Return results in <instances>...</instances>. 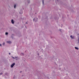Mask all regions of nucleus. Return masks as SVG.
<instances>
[{
    "mask_svg": "<svg viewBox=\"0 0 79 79\" xmlns=\"http://www.w3.org/2000/svg\"><path fill=\"white\" fill-rule=\"evenodd\" d=\"M15 63H13V64L11 66V68H13V66H14V65H15Z\"/></svg>",
    "mask_w": 79,
    "mask_h": 79,
    "instance_id": "obj_1",
    "label": "nucleus"
},
{
    "mask_svg": "<svg viewBox=\"0 0 79 79\" xmlns=\"http://www.w3.org/2000/svg\"><path fill=\"white\" fill-rule=\"evenodd\" d=\"M70 37L71 39H74V36H72V35L70 36Z\"/></svg>",
    "mask_w": 79,
    "mask_h": 79,
    "instance_id": "obj_2",
    "label": "nucleus"
},
{
    "mask_svg": "<svg viewBox=\"0 0 79 79\" xmlns=\"http://www.w3.org/2000/svg\"><path fill=\"white\" fill-rule=\"evenodd\" d=\"M7 43H8V44H11V42L10 41H7Z\"/></svg>",
    "mask_w": 79,
    "mask_h": 79,
    "instance_id": "obj_3",
    "label": "nucleus"
},
{
    "mask_svg": "<svg viewBox=\"0 0 79 79\" xmlns=\"http://www.w3.org/2000/svg\"><path fill=\"white\" fill-rule=\"evenodd\" d=\"M11 22L12 24H14V21L13 20H11Z\"/></svg>",
    "mask_w": 79,
    "mask_h": 79,
    "instance_id": "obj_4",
    "label": "nucleus"
},
{
    "mask_svg": "<svg viewBox=\"0 0 79 79\" xmlns=\"http://www.w3.org/2000/svg\"><path fill=\"white\" fill-rule=\"evenodd\" d=\"M75 48L76 49V50H79V48H78L77 47H75Z\"/></svg>",
    "mask_w": 79,
    "mask_h": 79,
    "instance_id": "obj_5",
    "label": "nucleus"
},
{
    "mask_svg": "<svg viewBox=\"0 0 79 79\" xmlns=\"http://www.w3.org/2000/svg\"><path fill=\"white\" fill-rule=\"evenodd\" d=\"M6 35H8V32L6 33Z\"/></svg>",
    "mask_w": 79,
    "mask_h": 79,
    "instance_id": "obj_6",
    "label": "nucleus"
},
{
    "mask_svg": "<svg viewBox=\"0 0 79 79\" xmlns=\"http://www.w3.org/2000/svg\"><path fill=\"white\" fill-rule=\"evenodd\" d=\"M14 8H16V5H15L14 6Z\"/></svg>",
    "mask_w": 79,
    "mask_h": 79,
    "instance_id": "obj_7",
    "label": "nucleus"
},
{
    "mask_svg": "<svg viewBox=\"0 0 79 79\" xmlns=\"http://www.w3.org/2000/svg\"><path fill=\"white\" fill-rule=\"evenodd\" d=\"M42 2H43V4H44V0H43Z\"/></svg>",
    "mask_w": 79,
    "mask_h": 79,
    "instance_id": "obj_8",
    "label": "nucleus"
},
{
    "mask_svg": "<svg viewBox=\"0 0 79 79\" xmlns=\"http://www.w3.org/2000/svg\"><path fill=\"white\" fill-rule=\"evenodd\" d=\"M20 14H21L23 13V12H22L21 13L20 12Z\"/></svg>",
    "mask_w": 79,
    "mask_h": 79,
    "instance_id": "obj_9",
    "label": "nucleus"
},
{
    "mask_svg": "<svg viewBox=\"0 0 79 79\" xmlns=\"http://www.w3.org/2000/svg\"><path fill=\"white\" fill-rule=\"evenodd\" d=\"M3 45H5V43H3L2 44Z\"/></svg>",
    "mask_w": 79,
    "mask_h": 79,
    "instance_id": "obj_10",
    "label": "nucleus"
},
{
    "mask_svg": "<svg viewBox=\"0 0 79 79\" xmlns=\"http://www.w3.org/2000/svg\"><path fill=\"white\" fill-rule=\"evenodd\" d=\"M2 75V73H0V75Z\"/></svg>",
    "mask_w": 79,
    "mask_h": 79,
    "instance_id": "obj_11",
    "label": "nucleus"
},
{
    "mask_svg": "<svg viewBox=\"0 0 79 79\" xmlns=\"http://www.w3.org/2000/svg\"><path fill=\"white\" fill-rule=\"evenodd\" d=\"M0 46H2V44H0Z\"/></svg>",
    "mask_w": 79,
    "mask_h": 79,
    "instance_id": "obj_12",
    "label": "nucleus"
},
{
    "mask_svg": "<svg viewBox=\"0 0 79 79\" xmlns=\"http://www.w3.org/2000/svg\"><path fill=\"white\" fill-rule=\"evenodd\" d=\"M34 20H35V19H33V21H34Z\"/></svg>",
    "mask_w": 79,
    "mask_h": 79,
    "instance_id": "obj_13",
    "label": "nucleus"
},
{
    "mask_svg": "<svg viewBox=\"0 0 79 79\" xmlns=\"http://www.w3.org/2000/svg\"><path fill=\"white\" fill-rule=\"evenodd\" d=\"M10 53H9V55H10Z\"/></svg>",
    "mask_w": 79,
    "mask_h": 79,
    "instance_id": "obj_14",
    "label": "nucleus"
},
{
    "mask_svg": "<svg viewBox=\"0 0 79 79\" xmlns=\"http://www.w3.org/2000/svg\"><path fill=\"white\" fill-rule=\"evenodd\" d=\"M27 23H26V24H27Z\"/></svg>",
    "mask_w": 79,
    "mask_h": 79,
    "instance_id": "obj_15",
    "label": "nucleus"
},
{
    "mask_svg": "<svg viewBox=\"0 0 79 79\" xmlns=\"http://www.w3.org/2000/svg\"><path fill=\"white\" fill-rule=\"evenodd\" d=\"M36 19L37 20V19Z\"/></svg>",
    "mask_w": 79,
    "mask_h": 79,
    "instance_id": "obj_16",
    "label": "nucleus"
},
{
    "mask_svg": "<svg viewBox=\"0 0 79 79\" xmlns=\"http://www.w3.org/2000/svg\"><path fill=\"white\" fill-rule=\"evenodd\" d=\"M78 35H79V34H78Z\"/></svg>",
    "mask_w": 79,
    "mask_h": 79,
    "instance_id": "obj_17",
    "label": "nucleus"
},
{
    "mask_svg": "<svg viewBox=\"0 0 79 79\" xmlns=\"http://www.w3.org/2000/svg\"><path fill=\"white\" fill-rule=\"evenodd\" d=\"M20 73H21V71L20 72Z\"/></svg>",
    "mask_w": 79,
    "mask_h": 79,
    "instance_id": "obj_18",
    "label": "nucleus"
}]
</instances>
